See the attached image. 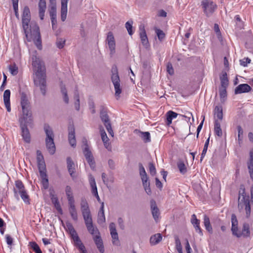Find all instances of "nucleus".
I'll return each mask as SVG.
<instances>
[{"mask_svg": "<svg viewBox=\"0 0 253 253\" xmlns=\"http://www.w3.org/2000/svg\"><path fill=\"white\" fill-rule=\"evenodd\" d=\"M35 55H32V66L34 67V83L36 86L39 87L43 95L46 94V81L45 67L44 62L38 57L35 52Z\"/></svg>", "mask_w": 253, "mask_h": 253, "instance_id": "f257e3e1", "label": "nucleus"}, {"mask_svg": "<svg viewBox=\"0 0 253 253\" xmlns=\"http://www.w3.org/2000/svg\"><path fill=\"white\" fill-rule=\"evenodd\" d=\"M238 208L240 212L245 208L246 217L249 218L250 217L251 215L250 198L246 194L245 187L244 185H240L239 190Z\"/></svg>", "mask_w": 253, "mask_h": 253, "instance_id": "f03ea898", "label": "nucleus"}, {"mask_svg": "<svg viewBox=\"0 0 253 253\" xmlns=\"http://www.w3.org/2000/svg\"><path fill=\"white\" fill-rule=\"evenodd\" d=\"M13 191L14 196L17 200L19 199V194L21 199L26 204H30L29 196L27 194L24 185L21 180H18L15 181V188H14Z\"/></svg>", "mask_w": 253, "mask_h": 253, "instance_id": "7ed1b4c3", "label": "nucleus"}, {"mask_svg": "<svg viewBox=\"0 0 253 253\" xmlns=\"http://www.w3.org/2000/svg\"><path fill=\"white\" fill-rule=\"evenodd\" d=\"M37 162L38 169L40 176L42 178V182L44 189H47L48 187V179L46 173L45 164L44 161L43 156L37 157Z\"/></svg>", "mask_w": 253, "mask_h": 253, "instance_id": "20e7f679", "label": "nucleus"}, {"mask_svg": "<svg viewBox=\"0 0 253 253\" xmlns=\"http://www.w3.org/2000/svg\"><path fill=\"white\" fill-rule=\"evenodd\" d=\"M44 130L46 134V147L49 153L53 155L55 152V146L53 140V133L52 129L48 125H45Z\"/></svg>", "mask_w": 253, "mask_h": 253, "instance_id": "39448f33", "label": "nucleus"}, {"mask_svg": "<svg viewBox=\"0 0 253 253\" xmlns=\"http://www.w3.org/2000/svg\"><path fill=\"white\" fill-rule=\"evenodd\" d=\"M19 122L23 139L25 142L29 143L31 141V135L27 126L32 123V119L19 118Z\"/></svg>", "mask_w": 253, "mask_h": 253, "instance_id": "423d86ee", "label": "nucleus"}, {"mask_svg": "<svg viewBox=\"0 0 253 253\" xmlns=\"http://www.w3.org/2000/svg\"><path fill=\"white\" fill-rule=\"evenodd\" d=\"M21 106L22 115L19 118L32 119L30 102L27 95L24 92L21 94Z\"/></svg>", "mask_w": 253, "mask_h": 253, "instance_id": "0eeeda50", "label": "nucleus"}, {"mask_svg": "<svg viewBox=\"0 0 253 253\" xmlns=\"http://www.w3.org/2000/svg\"><path fill=\"white\" fill-rule=\"evenodd\" d=\"M111 73V81L114 86L115 96L117 97L118 99L120 97V94L122 93V88L120 85V79L117 66H114L112 67Z\"/></svg>", "mask_w": 253, "mask_h": 253, "instance_id": "6e6552de", "label": "nucleus"}, {"mask_svg": "<svg viewBox=\"0 0 253 253\" xmlns=\"http://www.w3.org/2000/svg\"><path fill=\"white\" fill-rule=\"evenodd\" d=\"M100 117L108 133L113 136V131L112 128L111 121L107 114V108L103 106L100 107Z\"/></svg>", "mask_w": 253, "mask_h": 253, "instance_id": "1a4fd4ad", "label": "nucleus"}, {"mask_svg": "<svg viewBox=\"0 0 253 253\" xmlns=\"http://www.w3.org/2000/svg\"><path fill=\"white\" fill-rule=\"evenodd\" d=\"M201 6L204 14L207 17H210L217 8L216 4L211 0H203Z\"/></svg>", "mask_w": 253, "mask_h": 253, "instance_id": "9d476101", "label": "nucleus"}, {"mask_svg": "<svg viewBox=\"0 0 253 253\" xmlns=\"http://www.w3.org/2000/svg\"><path fill=\"white\" fill-rule=\"evenodd\" d=\"M84 146L85 147L83 149L84 155L86 159V160L89 165L90 168L92 169H94L95 168V161L92 152L89 149L86 141L84 143Z\"/></svg>", "mask_w": 253, "mask_h": 253, "instance_id": "9b49d317", "label": "nucleus"}, {"mask_svg": "<svg viewBox=\"0 0 253 253\" xmlns=\"http://www.w3.org/2000/svg\"><path fill=\"white\" fill-rule=\"evenodd\" d=\"M31 15L29 8L26 6L24 7L22 14V25L23 28L28 38V34L27 33V30L28 28L29 23L30 21Z\"/></svg>", "mask_w": 253, "mask_h": 253, "instance_id": "f8f14e48", "label": "nucleus"}, {"mask_svg": "<svg viewBox=\"0 0 253 253\" xmlns=\"http://www.w3.org/2000/svg\"><path fill=\"white\" fill-rule=\"evenodd\" d=\"M238 238L243 237L244 238H248L250 236V225L248 223H244L243 225L242 231H236V233L233 234Z\"/></svg>", "mask_w": 253, "mask_h": 253, "instance_id": "ddd939ff", "label": "nucleus"}, {"mask_svg": "<svg viewBox=\"0 0 253 253\" xmlns=\"http://www.w3.org/2000/svg\"><path fill=\"white\" fill-rule=\"evenodd\" d=\"M109 230L113 239V245L119 246L120 242L119 240L118 234L116 230V225L114 222H111L109 225Z\"/></svg>", "mask_w": 253, "mask_h": 253, "instance_id": "4468645a", "label": "nucleus"}, {"mask_svg": "<svg viewBox=\"0 0 253 253\" xmlns=\"http://www.w3.org/2000/svg\"><path fill=\"white\" fill-rule=\"evenodd\" d=\"M139 35L142 44L145 47L149 45V42L144 25L139 27Z\"/></svg>", "mask_w": 253, "mask_h": 253, "instance_id": "2eb2a0df", "label": "nucleus"}, {"mask_svg": "<svg viewBox=\"0 0 253 253\" xmlns=\"http://www.w3.org/2000/svg\"><path fill=\"white\" fill-rule=\"evenodd\" d=\"M69 206V212L70 214L74 221H77L78 219V213L75 205V201L68 202Z\"/></svg>", "mask_w": 253, "mask_h": 253, "instance_id": "dca6fc26", "label": "nucleus"}, {"mask_svg": "<svg viewBox=\"0 0 253 253\" xmlns=\"http://www.w3.org/2000/svg\"><path fill=\"white\" fill-rule=\"evenodd\" d=\"M252 89L251 87L247 84H240L235 89L236 94L248 92Z\"/></svg>", "mask_w": 253, "mask_h": 253, "instance_id": "f3484780", "label": "nucleus"}, {"mask_svg": "<svg viewBox=\"0 0 253 253\" xmlns=\"http://www.w3.org/2000/svg\"><path fill=\"white\" fill-rule=\"evenodd\" d=\"M151 210L153 218L155 221L158 219L160 215V211L157 207L156 202L154 200L150 201Z\"/></svg>", "mask_w": 253, "mask_h": 253, "instance_id": "a211bd4d", "label": "nucleus"}, {"mask_svg": "<svg viewBox=\"0 0 253 253\" xmlns=\"http://www.w3.org/2000/svg\"><path fill=\"white\" fill-rule=\"evenodd\" d=\"M69 134H68V140L70 144L72 147H75L76 145V140L75 135V129L73 126H70L69 127Z\"/></svg>", "mask_w": 253, "mask_h": 253, "instance_id": "6ab92c4d", "label": "nucleus"}, {"mask_svg": "<svg viewBox=\"0 0 253 253\" xmlns=\"http://www.w3.org/2000/svg\"><path fill=\"white\" fill-rule=\"evenodd\" d=\"M10 91L9 89H6L4 91L3 93V101L6 110L8 112H10Z\"/></svg>", "mask_w": 253, "mask_h": 253, "instance_id": "aec40b11", "label": "nucleus"}, {"mask_svg": "<svg viewBox=\"0 0 253 253\" xmlns=\"http://www.w3.org/2000/svg\"><path fill=\"white\" fill-rule=\"evenodd\" d=\"M93 239L99 252L101 253H104V246L100 234L94 236V237H93Z\"/></svg>", "mask_w": 253, "mask_h": 253, "instance_id": "412c9836", "label": "nucleus"}, {"mask_svg": "<svg viewBox=\"0 0 253 253\" xmlns=\"http://www.w3.org/2000/svg\"><path fill=\"white\" fill-rule=\"evenodd\" d=\"M68 0H61V19L64 21L67 13V3Z\"/></svg>", "mask_w": 253, "mask_h": 253, "instance_id": "4be33fe9", "label": "nucleus"}, {"mask_svg": "<svg viewBox=\"0 0 253 253\" xmlns=\"http://www.w3.org/2000/svg\"><path fill=\"white\" fill-rule=\"evenodd\" d=\"M67 165L68 170L71 177H74V173L75 172V166L74 162L70 157L67 158Z\"/></svg>", "mask_w": 253, "mask_h": 253, "instance_id": "5701e85b", "label": "nucleus"}, {"mask_svg": "<svg viewBox=\"0 0 253 253\" xmlns=\"http://www.w3.org/2000/svg\"><path fill=\"white\" fill-rule=\"evenodd\" d=\"M39 16L41 20H43L46 8V2L45 0H40L39 2Z\"/></svg>", "mask_w": 253, "mask_h": 253, "instance_id": "b1692460", "label": "nucleus"}, {"mask_svg": "<svg viewBox=\"0 0 253 253\" xmlns=\"http://www.w3.org/2000/svg\"><path fill=\"white\" fill-rule=\"evenodd\" d=\"M162 240V235L160 233H157L152 235L150 238V243L151 245L158 244Z\"/></svg>", "mask_w": 253, "mask_h": 253, "instance_id": "393cba45", "label": "nucleus"}, {"mask_svg": "<svg viewBox=\"0 0 253 253\" xmlns=\"http://www.w3.org/2000/svg\"><path fill=\"white\" fill-rule=\"evenodd\" d=\"M88 231L90 233L93 237L96 235L100 234L99 230L97 227L93 225V222L87 224H85Z\"/></svg>", "mask_w": 253, "mask_h": 253, "instance_id": "a878e982", "label": "nucleus"}, {"mask_svg": "<svg viewBox=\"0 0 253 253\" xmlns=\"http://www.w3.org/2000/svg\"><path fill=\"white\" fill-rule=\"evenodd\" d=\"M178 114L172 111H169L167 114V124L169 126L172 123V120L177 117Z\"/></svg>", "mask_w": 253, "mask_h": 253, "instance_id": "bb28decb", "label": "nucleus"}, {"mask_svg": "<svg viewBox=\"0 0 253 253\" xmlns=\"http://www.w3.org/2000/svg\"><path fill=\"white\" fill-rule=\"evenodd\" d=\"M231 223L232 228L231 230L233 235L236 233V231H238V220L237 217L235 214H232L231 215Z\"/></svg>", "mask_w": 253, "mask_h": 253, "instance_id": "cd10ccee", "label": "nucleus"}, {"mask_svg": "<svg viewBox=\"0 0 253 253\" xmlns=\"http://www.w3.org/2000/svg\"><path fill=\"white\" fill-rule=\"evenodd\" d=\"M30 34L32 38L41 35L40 29L38 25L33 24L30 25Z\"/></svg>", "mask_w": 253, "mask_h": 253, "instance_id": "c85d7f7f", "label": "nucleus"}, {"mask_svg": "<svg viewBox=\"0 0 253 253\" xmlns=\"http://www.w3.org/2000/svg\"><path fill=\"white\" fill-rule=\"evenodd\" d=\"M204 223L206 229L210 233H212V228L210 223V220L209 217L207 215H204Z\"/></svg>", "mask_w": 253, "mask_h": 253, "instance_id": "c756f323", "label": "nucleus"}, {"mask_svg": "<svg viewBox=\"0 0 253 253\" xmlns=\"http://www.w3.org/2000/svg\"><path fill=\"white\" fill-rule=\"evenodd\" d=\"M81 209L82 213L90 211L88 204L85 198H82L81 199Z\"/></svg>", "mask_w": 253, "mask_h": 253, "instance_id": "7c9ffc66", "label": "nucleus"}, {"mask_svg": "<svg viewBox=\"0 0 253 253\" xmlns=\"http://www.w3.org/2000/svg\"><path fill=\"white\" fill-rule=\"evenodd\" d=\"M214 132L216 135L219 137H221L222 135V131L220 127V123L217 120L214 121Z\"/></svg>", "mask_w": 253, "mask_h": 253, "instance_id": "2f4dec72", "label": "nucleus"}, {"mask_svg": "<svg viewBox=\"0 0 253 253\" xmlns=\"http://www.w3.org/2000/svg\"><path fill=\"white\" fill-rule=\"evenodd\" d=\"M214 116L219 120L221 121L223 119L222 107L221 106H216L214 109Z\"/></svg>", "mask_w": 253, "mask_h": 253, "instance_id": "473e14b6", "label": "nucleus"}, {"mask_svg": "<svg viewBox=\"0 0 253 253\" xmlns=\"http://www.w3.org/2000/svg\"><path fill=\"white\" fill-rule=\"evenodd\" d=\"M65 192L67 197L68 202L75 201L73 196L72 189L70 186H67L66 187Z\"/></svg>", "mask_w": 253, "mask_h": 253, "instance_id": "72a5a7b5", "label": "nucleus"}, {"mask_svg": "<svg viewBox=\"0 0 253 253\" xmlns=\"http://www.w3.org/2000/svg\"><path fill=\"white\" fill-rule=\"evenodd\" d=\"M82 214L85 224L92 222L90 211L83 212Z\"/></svg>", "mask_w": 253, "mask_h": 253, "instance_id": "f704fd0d", "label": "nucleus"}, {"mask_svg": "<svg viewBox=\"0 0 253 253\" xmlns=\"http://www.w3.org/2000/svg\"><path fill=\"white\" fill-rule=\"evenodd\" d=\"M109 50L110 55L111 57H112L116 52V42H106Z\"/></svg>", "mask_w": 253, "mask_h": 253, "instance_id": "c9c22d12", "label": "nucleus"}, {"mask_svg": "<svg viewBox=\"0 0 253 253\" xmlns=\"http://www.w3.org/2000/svg\"><path fill=\"white\" fill-rule=\"evenodd\" d=\"M142 181L145 192L148 195H150L152 192L150 187V183L148 181V179L142 180Z\"/></svg>", "mask_w": 253, "mask_h": 253, "instance_id": "e433bc0d", "label": "nucleus"}, {"mask_svg": "<svg viewBox=\"0 0 253 253\" xmlns=\"http://www.w3.org/2000/svg\"><path fill=\"white\" fill-rule=\"evenodd\" d=\"M175 248L178 253H183L182 247L180 241L177 235L174 236Z\"/></svg>", "mask_w": 253, "mask_h": 253, "instance_id": "4c0bfd02", "label": "nucleus"}, {"mask_svg": "<svg viewBox=\"0 0 253 253\" xmlns=\"http://www.w3.org/2000/svg\"><path fill=\"white\" fill-rule=\"evenodd\" d=\"M140 137L145 143L151 141L150 134L149 132H140Z\"/></svg>", "mask_w": 253, "mask_h": 253, "instance_id": "58836bf2", "label": "nucleus"}, {"mask_svg": "<svg viewBox=\"0 0 253 253\" xmlns=\"http://www.w3.org/2000/svg\"><path fill=\"white\" fill-rule=\"evenodd\" d=\"M220 80L221 87H227L228 85V80L226 73L220 77Z\"/></svg>", "mask_w": 253, "mask_h": 253, "instance_id": "ea45409f", "label": "nucleus"}, {"mask_svg": "<svg viewBox=\"0 0 253 253\" xmlns=\"http://www.w3.org/2000/svg\"><path fill=\"white\" fill-rule=\"evenodd\" d=\"M139 173L140 175L141 176V178L142 180L147 179L148 177L146 174V172L145 171V169L142 166L141 164H139Z\"/></svg>", "mask_w": 253, "mask_h": 253, "instance_id": "a19ab883", "label": "nucleus"}, {"mask_svg": "<svg viewBox=\"0 0 253 253\" xmlns=\"http://www.w3.org/2000/svg\"><path fill=\"white\" fill-rule=\"evenodd\" d=\"M32 38L38 48L39 49H41L42 45L41 35L36 36V37H33Z\"/></svg>", "mask_w": 253, "mask_h": 253, "instance_id": "79ce46f5", "label": "nucleus"}, {"mask_svg": "<svg viewBox=\"0 0 253 253\" xmlns=\"http://www.w3.org/2000/svg\"><path fill=\"white\" fill-rule=\"evenodd\" d=\"M52 3V5L50 7V10H49V14L50 17H53V19L54 18V17H56V5L54 1H53Z\"/></svg>", "mask_w": 253, "mask_h": 253, "instance_id": "37998d69", "label": "nucleus"}, {"mask_svg": "<svg viewBox=\"0 0 253 253\" xmlns=\"http://www.w3.org/2000/svg\"><path fill=\"white\" fill-rule=\"evenodd\" d=\"M219 94L220 97V100L222 102L225 101V98L226 97V87H221L219 89Z\"/></svg>", "mask_w": 253, "mask_h": 253, "instance_id": "c03bdc74", "label": "nucleus"}, {"mask_svg": "<svg viewBox=\"0 0 253 253\" xmlns=\"http://www.w3.org/2000/svg\"><path fill=\"white\" fill-rule=\"evenodd\" d=\"M30 245L31 246V248L33 250V251L36 253H41L42 251L40 249L39 245L35 242H30Z\"/></svg>", "mask_w": 253, "mask_h": 253, "instance_id": "a18cd8bd", "label": "nucleus"}, {"mask_svg": "<svg viewBox=\"0 0 253 253\" xmlns=\"http://www.w3.org/2000/svg\"><path fill=\"white\" fill-rule=\"evenodd\" d=\"M177 167L180 172L182 174H184L187 171V169L185 167V165L182 162H178Z\"/></svg>", "mask_w": 253, "mask_h": 253, "instance_id": "49530a36", "label": "nucleus"}, {"mask_svg": "<svg viewBox=\"0 0 253 253\" xmlns=\"http://www.w3.org/2000/svg\"><path fill=\"white\" fill-rule=\"evenodd\" d=\"M248 169H253V149H252L250 152V159L248 163Z\"/></svg>", "mask_w": 253, "mask_h": 253, "instance_id": "de8ad7c7", "label": "nucleus"}, {"mask_svg": "<svg viewBox=\"0 0 253 253\" xmlns=\"http://www.w3.org/2000/svg\"><path fill=\"white\" fill-rule=\"evenodd\" d=\"M9 71L12 75L15 76L18 74V68L16 65L14 64L13 65H10L9 66Z\"/></svg>", "mask_w": 253, "mask_h": 253, "instance_id": "09e8293b", "label": "nucleus"}, {"mask_svg": "<svg viewBox=\"0 0 253 253\" xmlns=\"http://www.w3.org/2000/svg\"><path fill=\"white\" fill-rule=\"evenodd\" d=\"M132 22H130L129 21H127L126 22L125 26L127 30V32L129 35H132L133 33L132 31Z\"/></svg>", "mask_w": 253, "mask_h": 253, "instance_id": "8fccbe9b", "label": "nucleus"}, {"mask_svg": "<svg viewBox=\"0 0 253 253\" xmlns=\"http://www.w3.org/2000/svg\"><path fill=\"white\" fill-rule=\"evenodd\" d=\"M100 131L103 142L109 141V139L103 128L100 127Z\"/></svg>", "mask_w": 253, "mask_h": 253, "instance_id": "3c124183", "label": "nucleus"}, {"mask_svg": "<svg viewBox=\"0 0 253 253\" xmlns=\"http://www.w3.org/2000/svg\"><path fill=\"white\" fill-rule=\"evenodd\" d=\"M156 33L158 36V38L160 41H162L165 37V34L164 32L158 29H156Z\"/></svg>", "mask_w": 253, "mask_h": 253, "instance_id": "603ef678", "label": "nucleus"}, {"mask_svg": "<svg viewBox=\"0 0 253 253\" xmlns=\"http://www.w3.org/2000/svg\"><path fill=\"white\" fill-rule=\"evenodd\" d=\"M65 43V40H64L62 38H58L57 39L56 45L59 48H62L64 46Z\"/></svg>", "mask_w": 253, "mask_h": 253, "instance_id": "864d4df0", "label": "nucleus"}, {"mask_svg": "<svg viewBox=\"0 0 253 253\" xmlns=\"http://www.w3.org/2000/svg\"><path fill=\"white\" fill-rule=\"evenodd\" d=\"M237 129L238 132V140L240 142L242 141L243 139V129H242V127L240 126H237Z\"/></svg>", "mask_w": 253, "mask_h": 253, "instance_id": "5fc2aeb1", "label": "nucleus"}, {"mask_svg": "<svg viewBox=\"0 0 253 253\" xmlns=\"http://www.w3.org/2000/svg\"><path fill=\"white\" fill-rule=\"evenodd\" d=\"M49 196L53 204L59 202L58 198L57 196L54 194L53 191L50 192Z\"/></svg>", "mask_w": 253, "mask_h": 253, "instance_id": "6e6d98bb", "label": "nucleus"}, {"mask_svg": "<svg viewBox=\"0 0 253 253\" xmlns=\"http://www.w3.org/2000/svg\"><path fill=\"white\" fill-rule=\"evenodd\" d=\"M149 171L152 175H154L156 173V170L155 166L152 163L149 164Z\"/></svg>", "mask_w": 253, "mask_h": 253, "instance_id": "4d7b16f0", "label": "nucleus"}, {"mask_svg": "<svg viewBox=\"0 0 253 253\" xmlns=\"http://www.w3.org/2000/svg\"><path fill=\"white\" fill-rule=\"evenodd\" d=\"M200 220L197 218L196 215L194 214H193L192 215L191 223L193 225V226H194L197 225H200Z\"/></svg>", "mask_w": 253, "mask_h": 253, "instance_id": "13d9d810", "label": "nucleus"}, {"mask_svg": "<svg viewBox=\"0 0 253 253\" xmlns=\"http://www.w3.org/2000/svg\"><path fill=\"white\" fill-rule=\"evenodd\" d=\"M167 70L168 73L170 75H172L174 74V70L172 65L169 62L167 64Z\"/></svg>", "mask_w": 253, "mask_h": 253, "instance_id": "bf43d9fd", "label": "nucleus"}, {"mask_svg": "<svg viewBox=\"0 0 253 253\" xmlns=\"http://www.w3.org/2000/svg\"><path fill=\"white\" fill-rule=\"evenodd\" d=\"M240 64L246 67L248 65L249 63L251 62V59L249 58H245L242 60H241L240 61Z\"/></svg>", "mask_w": 253, "mask_h": 253, "instance_id": "052dcab7", "label": "nucleus"}, {"mask_svg": "<svg viewBox=\"0 0 253 253\" xmlns=\"http://www.w3.org/2000/svg\"><path fill=\"white\" fill-rule=\"evenodd\" d=\"M106 41V42H115L114 35L112 32H109L108 33Z\"/></svg>", "mask_w": 253, "mask_h": 253, "instance_id": "680f3d73", "label": "nucleus"}, {"mask_svg": "<svg viewBox=\"0 0 253 253\" xmlns=\"http://www.w3.org/2000/svg\"><path fill=\"white\" fill-rule=\"evenodd\" d=\"M89 182L91 187L96 185L95 178L91 174L89 176Z\"/></svg>", "mask_w": 253, "mask_h": 253, "instance_id": "e2e57ef3", "label": "nucleus"}, {"mask_svg": "<svg viewBox=\"0 0 253 253\" xmlns=\"http://www.w3.org/2000/svg\"><path fill=\"white\" fill-rule=\"evenodd\" d=\"M118 223L119 225L120 228L122 230H124L125 229V225H124V220L122 217L118 218Z\"/></svg>", "mask_w": 253, "mask_h": 253, "instance_id": "0e129e2a", "label": "nucleus"}, {"mask_svg": "<svg viewBox=\"0 0 253 253\" xmlns=\"http://www.w3.org/2000/svg\"><path fill=\"white\" fill-rule=\"evenodd\" d=\"M105 217L104 213H103V214H99V213H98V223L100 224L105 222Z\"/></svg>", "mask_w": 253, "mask_h": 253, "instance_id": "69168bd1", "label": "nucleus"}, {"mask_svg": "<svg viewBox=\"0 0 253 253\" xmlns=\"http://www.w3.org/2000/svg\"><path fill=\"white\" fill-rule=\"evenodd\" d=\"M108 166L111 169H114L115 168V163L112 159H109L108 162Z\"/></svg>", "mask_w": 253, "mask_h": 253, "instance_id": "338daca9", "label": "nucleus"}, {"mask_svg": "<svg viewBox=\"0 0 253 253\" xmlns=\"http://www.w3.org/2000/svg\"><path fill=\"white\" fill-rule=\"evenodd\" d=\"M77 248L80 251L81 253H86L85 248L83 244H80V246L77 247Z\"/></svg>", "mask_w": 253, "mask_h": 253, "instance_id": "774afa93", "label": "nucleus"}]
</instances>
